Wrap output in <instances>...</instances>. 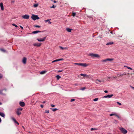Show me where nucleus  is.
<instances>
[{
    "instance_id": "nucleus-1",
    "label": "nucleus",
    "mask_w": 134,
    "mask_h": 134,
    "mask_svg": "<svg viewBox=\"0 0 134 134\" xmlns=\"http://www.w3.org/2000/svg\"><path fill=\"white\" fill-rule=\"evenodd\" d=\"M23 110V108H19L17 109L16 112L17 114L19 116L21 114V111Z\"/></svg>"
},
{
    "instance_id": "nucleus-2",
    "label": "nucleus",
    "mask_w": 134,
    "mask_h": 134,
    "mask_svg": "<svg viewBox=\"0 0 134 134\" xmlns=\"http://www.w3.org/2000/svg\"><path fill=\"white\" fill-rule=\"evenodd\" d=\"M31 18L34 20H35L36 19H38L40 18L37 15L33 14L31 17Z\"/></svg>"
},
{
    "instance_id": "nucleus-3",
    "label": "nucleus",
    "mask_w": 134,
    "mask_h": 134,
    "mask_svg": "<svg viewBox=\"0 0 134 134\" xmlns=\"http://www.w3.org/2000/svg\"><path fill=\"white\" fill-rule=\"evenodd\" d=\"M120 130L121 132L123 134H126L127 132V131L126 129L123 127L120 128Z\"/></svg>"
},
{
    "instance_id": "nucleus-4",
    "label": "nucleus",
    "mask_w": 134,
    "mask_h": 134,
    "mask_svg": "<svg viewBox=\"0 0 134 134\" xmlns=\"http://www.w3.org/2000/svg\"><path fill=\"white\" fill-rule=\"evenodd\" d=\"M6 90L5 89L1 90H0V94L3 95H5L6 92Z\"/></svg>"
},
{
    "instance_id": "nucleus-5",
    "label": "nucleus",
    "mask_w": 134,
    "mask_h": 134,
    "mask_svg": "<svg viewBox=\"0 0 134 134\" xmlns=\"http://www.w3.org/2000/svg\"><path fill=\"white\" fill-rule=\"evenodd\" d=\"M90 55L93 57H99V56L98 54H94L93 53L91 54Z\"/></svg>"
},
{
    "instance_id": "nucleus-6",
    "label": "nucleus",
    "mask_w": 134,
    "mask_h": 134,
    "mask_svg": "<svg viewBox=\"0 0 134 134\" xmlns=\"http://www.w3.org/2000/svg\"><path fill=\"white\" fill-rule=\"evenodd\" d=\"M23 18L25 19H28L29 18V15H25L22 16Z\"/></svg>"
},
{
    "instance_id": "nucleus-7",
    "label": "nucleus",
    "mask_w": 134,
    "mask_h": 134,
    "mask_svg": "<svg viewBox=\"0 0 134 134\" xmlns=\"http://www.w3.org/2000/svg\"><path fill=\"white\" fill-rule=\"evenodd\" d=\"M113 60V59H112L108 58V59H105L102 60L101 61V62H106L107 61H112Z\"/></svg>"
},
{
    "instance_id": "nucleus-8",
    "label": "nucleus",
    "mask_w": 134,
    "mask_h": 134,
    "mask_svg": "<svg viewBox=\"0 0 134 134\" xmlns=\"http://www.w3.org/2000/svg\"><path fill=\"white\" fill-rule=\"evenodd\" d=\"M46 37H44L43 38H40V39L37 38V40L38 41H44L46 39Z\"/></svg>"
},
{
    "instance_id": "nucleus-9",
    "label": "nucleus",
    "mask_w": 134,
    "mask_h": 134,
    "mask_svg": "<svg viewBox=\"0 0 134 134\" xmlns=\"http://www.w3.org/2000/svg\"><path fill=\"white\" fill-rule=\"evenodd\" d=\"M26 58L25 57H23L22 60V62L24 64H25L26 63Z\"/></svg>"
},
{
    "instance_id": "nucleus-10",
    "label": "nucleus",
    "mask_w": 134,
    "mask_h": 134,
    "mask_svg": "<svg viewBox=\"0 0 134 134\" xmlns=\"http://www.w3.org/2000/svg\"><path fill=\"white\" fill-rule=\"evenodd\" d=\"M41 44V43H35L33 44L34 46L37 47H40Z\"/></svg>"
},
{
    "instance_id": "nucleus-11",
    "label": "nucleus",
    "mask_w": 134,
    "mask_h": 134,
    "mask_svg": "<svg viewBox=\"0 0 134 134\" xmlns=\"http://www.w3.org/2000/svg\"><path fill=\"white\" fill-rule=\"evenodd\" d=\"M80 75L81 76H83L84 77H90V76L89 75H88L86 74H80Z\"/></svg>"
},
{
    "instance_id": "nucleus-12",
    "label": "nucleus",
    "mask_w": 134,
    "mask_h": 134,
    "mask_svg": "<svg viewBox=\"0 0 134 134\" xmlns=\"http://www.w3.org/2000/svg\"><path fill=\"white\" fill-rule=\"evenodd\" d=\"M21 107H24L25 105V103L24 102H20L19 103Z\"/></svg>"
},
{
    "instance_id": "nucleus-13",
    "label": "nucleus",
    "mask_w": 134,
    "mask_h": 134,
    "mask_svg": "<svg viewBox=\"0 0 134 134\" xmlns=\"http://www.w3.org/2000/svg\"><path fill=\"white\" fill-rule=\"evenodd\" d=\"M63 60V59H56V60H54L52 62V63H54L55 62H57L62 60Z\"/></svg>"
},
{
    "instance_id": "nucleus-14",
    "label": "nucleus",
    "mask_w": 134,
    "mask_h": 134,
    "mask_svg": "<svg viewBox=\"0 0 134 134\" xmlns=\"http://www.w3.org/2000/svg\"><path fill=\"white\" fill-rule=\"evenodd\" d=\"M41 32L40 31H33L32 33L33 34H36L38 32Z\"/></svg>"
},
{
    "instance_id": "nucleus-15",
    "label": "nucleus",
    "mask_w": 134,
    "mask_h": 134,
    "mask_svg": "<svg viewBox=\"0 0 134 134\" xmlns=\"http://www.w3.org/2000/svg\"><path fill=\"white\" fill-rule=\"evenodd\" d=\"M88 65V64H86V63H81V66L84 67H86Z\"/></svg>"
},
{
    "instance_id": "nucleus-16",
    "label": "nucleus",
    "mask_w": 134,
    "mask_h": 134,
    "mask_svg": "<svg viewBox=\"0 0 134 134\" xmlns=\"http://www.w3.org/2000/svg\"><path fill=\"white\" fill-rule=\"evenodd\" d=\"M12 119L14 121V122L15 123L17 124L18 125H19V123L17 121H16L15 119V118H12Z\"/></svg>"
},
{
    "instance_id": "nucleus-17",
    "label": "nucleus",
    "mask_w": 134,
    "mask_h": 134,
    "mask_svg": "<svg viewBox=\"0 0 134 134\" xmlns=\"http://www.w3.org/2000/svg\"><path fill=\"white\" fill-rule=\"evenodd\" d=\"M0 6L1 10H4V7L3 4L2 3H0Z\"/></svg>"
},
{
    "instance_id": "nucleus-18",
    "label": "nucleus",
    "mask_w": 134,
    "mask_h": 134,
    "mask_svg": "<svg viewBox=\"0 0 134 134\" xmlns=\"http://www.w3.org/2000/svg\"><path fill=\"white\" fill-rule=\"evenodd\" d=\"M101 81H102L100 80L97 79L96 81V83L98 84L99 82H101Z\"/></svg>"
},
{
    "instance_id": "nucleus-19",
    "label": "nucleus",
    "mask_w": 134,
    "mask_h": 134,
    "mask_svg": "<svg viewBox=\"0 0 134 134\" xmlns=\"http://www.w3.org/2000/svg\"><path fill=\"white\" fill-rule=\"evenodd\" d=\"M0 115L3 117H4L5 116V115L3 113L1 112H0Z\"/></svg>"
},
{
    "instance_id": "nucleus-20",
    "label": "nucleus",
    "mask_w": 134,
    "mask_h": 134,
    "mask_svg": "<svg viewBox=\"0 0 134 134\" xmlns=\"http://www.w3.org/2000/svg\"><path fill=\"white\" fill-rule=\"evenodd\" d=\"M72 30V29H70L69 28H67L66 29V30L69 32H71Z\"/></svg>"
},
{
    "instance_id": "nucleus-21",
    "label": "nucleus",
    "mask_w": 134,
    "mask_h": 134,
    "mask_svg": "<svg viewBox=\"0 0 134 134\" xmlns=\"http://www.w3.org/2000/svg\"><path fill=\"white\" fill-rule=\"evenodd\" d=\"M46 72V71H41L40 72V74H45Z\"/></svg>"
},
{
    "instance_id": "nucleus-22",
    "label": "nucleus",
    "mask_w": 134,
    "mask_h": 134,
    "mask_svg": "<svg viewBox=\"0 0 134 134\" xmlns=\"http://www.w3.org/2000/svg\"><path fill=\"white\" fill-rule=\"evenodd\" d=\"M108 79H107V80H109V79H110L111 80H114L113 77H108Z\"/></svg>"
},
{
    "instance_id": "nucleus-23",
    "label": "nucleus",
    "mask_w": 134,
    "mask_h": 134,
    "mask_svg": "<svg viewBox=\"0 0 134 134\" xmlns=\"http://www.w3.org/2000/svg\"><path fill=\"white\" fill-rule=\"evenodd\" d=\"M56 77L57 80H59L60 78H61V77L59 75H58L56 76Z\"/></svg>"
},
{
    "instance_id": "nucleus-24",
    "label": "nucleus",
    "mask_w": 134,
    "mask_h": 134,
    "mask_svg": "<svg viewBox=\"0 0 134 134\" xmlns=\"http://www.w3.org/2000/svg\"><path fill=\"white\" fill-rule=\"evenodd\" d=\"M38 5V4L37 3L35 4H34L33 6L34 7L36 8L37 7Z\"/></svg>"
},
{
    "instance_id": "nucleus-25",
    "label": "nucleus",
    "mask_w": 134,
    "mask_h": 134,
    "mask_svg": "<svg viewBox=\"0 0 134 134\" xmlns=\"http://www.w3.org/2000/svg\"><path fill=\"white\" fill-rule=\"evenodd\" d=\"M113 94H111L110 95H108L107 96V98H110L112 96H113Z\"/></svg>"
},
{
    "instance_id": "nucleus-26",
    "label": "nucleus",
    "mask_w": 134,
    "mask_h": 134,
    "mask_svg": "<svg viewBox=\"0 0 134 134\" xmlns=\"http://www.w3.org/2000/svg\"><path fill=\"white\" fill-rule=\"evenodd\" d=\"M113 44V42H109L107 43L106 45H111Z\"/></svg>"
},
{
    "instance_id": "nucleus-27",
    "label": "nucleus",
    "mask_w": 134,
    "mask_h": 134,
    "mask_svg": "<svg viewBox=\"0 0 134 134\" xmlns=\"http://www.w3.org/2000/svg\"><path fill=\"white\" fill-rule=\"evenodd\" d=\"M51 109L53 111H55L58 110L57 108H51Z\"/></svg>"
},
{
    "instance_id": "nucleus-28",
    "label": "nucleus",
    "mask_w": 134,
    "mask_h": 134,
    "mask_svg": "<svg viewBox=\"0 0 134 134\" xmlns=\"http://www.w3.org/2000/svg\"><path fill=\"white\" fill-rule=\"evenodd\" d=\"M74 64L76 65H78L81 66V63H75Z\"/></svg>"
},
{
    "instance_id": "nucleus-29",
    "label": "nucleus",
    "mask_w": 134,
    "mask_h": 134,
    "mask_svg": "<svg viewBox=\"0 0 134 134\" xmlns=\"http://www.w3.org/2000/svg\"><path fill=\"white\" fill-rule=\"evenodd\" d=\"M0 50L1 51L3 52H6V51L3 49L1 48V49H0Z\"/></svg>"
},
{
    "instance_id": "nucleus-30",
    "label": "nucleus",
    "mask_w": 134,
    "mask_h": 134,
    "mask_svg": "<svg viewBox=\"0 0 134 134\" xmlns=\"http://www.w3.org/2000/svg\"><path fill=\"white\" fill-rule=\"evenodd\" d=\"M34 26V27H38V28L40 27H41V26H40L36 25H35Z\"/></svg>"
},
{
    "instance_id": "nucleus-31",
    "label": "nucleus",
    "mask_w": 134,
    "mask_h": 134,
    "mask_svg": "<svg viewBox=\"0 0 134 134\" xmlns=\"http://www.w3.org/2000/svg\"><path fill=\"white\" fill-rule=\"evenodd\" d=\"M59 47L61 49H62V50H63V49H66V48H63V47H61V46H60Z\"/></svg>"
},
{
    "instance_id": "nucleus-32",
    "label": "nucleus",
    "mask_w": 134,
    "mask_h": 134,
    "mask_svg": "<svg viewBox=\"0 0 134 134\" xmlns=\"http://www.w3.org/2000/svg\"><path fill=\"white\" fill-rule=\"evenodd\" d=\"M125 67H127L128 69H130L131 70H132V69L130 67L127 66H125Z\"/></svg>"
},
{
    "instance_id": "nucleus-33",
    "label": "nucleus",
    "mask_w": 134,
    "mask_h": 134,
    "mask_svg": "<svg viewBox=\"0 0 134 134\" xmlns=\"http://www.w3.org/2000/svg\"><path fill=\"white\" fill-rule=\"evenodd\" d=\"M116 114L115 113H113V114H111L110 115L111 116H112L113 115H115H115Z\"/></svg>"
},
{
    "instance_id": "nucleus-34",
    "label": "nucleus",
    "mask_w": 134,
    "mask_h": 134,
    "mask_svg": "<svg viewBox=\"0 0 134 134\" xmlns=\"http://www.w3.org/2000/svg\"><path fill=\"white\" fill-rule=\"evenodd\" d=\"M76 15V13H75L73 12L72 13V15L73 16H75Z\"/></svg>"
},
{
    "instance_id": "nucleus-35",
    "label": "nucleus",
    "mask_w": 134,
    "mask_h": 134,
    "mask_svg": "<svg viewBox=\"0 0 134 134\" xmlns=\"http://www.w3.org/2000/svg\"><path fill=\"white\" fill-rule=\"evenodd\" d=\"M86 89V87H81V88L80 90H85Z\"/></svg>"
},
{
    "instance_id": "nucleus-36",
    "label": "nucleus",
    "mask_w": 134,
    "mask_h": 134,
    "mask_svg": "<svg viewBox=\"0 0 134 134\" xmlns=\"http://www.w3.org/2000/svg\"><path fill=\"white\" fill-rule=\"evenodd\" d=\"M51 20V19H47V20H44V21L46 22V23H47L48 22H49V21H50V20Z\"/></svg>"
},
{
    "instance_id": "nucleus-37",
    "label": "nucleus",
    "mask_w": 134,
    "mask_h": 134,
    "mask_svg": "<svg viewBox=\"0 0 134 134\" xmlns=\"http://www.w3.org/2000/svg\"><path fill=\"white\" fill-rule=\"evenodd\" d=\"M97 130V129L93 128H91V131H92L93 130Z\"/></svg>"
},
{
    "instance_id": "nucleus-38",
    "label": "nucleus",
    "mask_w": 134,
    "mask_h": 134,
    "mask_svg": "<svg viewBox=\"0 0 134 134\" xmlns=\"http://www.w3.org/2000/svg\"><path fill=\"white\" fill-rule=\"evenodd\" d=\"M56 6H54V5H53L52 7H51V8H55Z\"/></svg>"
},
{
    "instance_id": "nucleus-39",
    "label": "nucleus",
    "mask_w": 134,
    "mask_h": 134,
    "mask_svg": "<svg viewBox=\"0 0 134 134\" xmlns=\"http://www.w3.org/2000/svg\"><path fill=\"white\" fill-rule=\"evenodd\" d=\"M12 25L14 26H15V27H18V26L16 25H15V24H12Z\"/></svg>"
},
{
    "instance_id": "nucleus-40",
    "label": "nucleus",
    "mask_w": 134,
    "mask_h": 134,
    "mask_svg": "<svg viewBox=\"0 0 134 134\" xmlns=\"http://www.w3.org/2000/svg\"><path fill=\"white\" fill-rule=\"evenodd\" d=\"M98 100V98H95L94 99H93V100L94 101H97Z\"/></svg>"
},
{
    "instance_id": "nucleus-41",
    "label": "nucleus",
    "mask_w": 134,
    "mask_h": 134,
    "mask_svg": "<svg viewBox=\"0 0 134 134\" xmlns=\"http://www.w3.org/2000/svg\"><path fill=\"white\" fill-rule=\"evenodd\" d=\"M115 116H116L118 118H119V119L120 118V117L118 115H117L116 114L115 115Z\"/></svg>"
},
{
    "instance_id": "nucleus-42",
    "label": "nucleus",
    "mask_w": 134,
    "mask_h": 134,
    "mask_svg": "<svg viewBox=\"0 0 134 134\" xmlns=\"http://www.w3.org/2000/svg\"><path fill=\"white\" fill-rule=\"evenodd\" d=\"M75 99H71L70 101L71 102H72L73 101H75Z\"/></svg>"
},
{
    "instance_id": "nucleus-43",
    "label": "nucleus",
    "mask_w": 134,
    "mask_h": 134,
    "mask_svg": "<svg viewBox=\"0 0 134 134\" xmlns=\"http://www.w3.org/2000/svg\"><path fill=\"white\" fill-rule=\"evenodd\" d=\"M116 103L120 105H121V104L120 103L118 102H117Z\"/></svg>"
},
{
    "instance_id": "nucleus-44",
    "label": "nucleus",
    "mask_w": 134,
    "mask_h": 134,
    "mask_svg": "<svg viewBox=\"0 0 134 134\" xmlns=\"http://www.w3.org/2000/svg\"><path fill=\"white\" fill-rule=\"evenodd\" d=\"M63 71V70H58L57 71V72H62Z\"/></svg>"
},
{
    "instance_id": "nucleus-45",
    "label": "nucleus",
    "mask_w": 134,
    "mask_h": 134,
    "mask_svg": "<svg viewBox=\"0 0 134 134\" xmlns=\"http://www.w3.org/2000/svg\"><path fill=\"white\" fill-rule=\"evenodd\" d=\"M2 74H0V79L2 78Z\"/></svg>"
},
{
    "instance_id": "nucleus-46",
    "label": "nucleus",
    "mask_w": 134,
    "mask_h": 134,
    "mask_svg": "<svg viewBox=\"0 0 134 134\" xmlns=\"http://www.w3.org/2000/svg\"><path fill=\"white\" fill-rule=\"evenodd\" d=\"M45 113H49V110H47L46 111H45Z\"/></svg>"
},
{
    "instance_id": "nucleus-47",
    "label": "nucleus",
    "mask_w": 134,
    "mask_h": 134,
    "mask_svg": "<svg viewBox=\"0 0 134 134\" xmlns=\"http://www.w3.org/2000/svg\"><path fill=\"white\" fill-rule=\"evenodd\" d=\"M51 106H52V107H55V105H53V104H51Z\"/></svg>"
},
{
    "instance_id": "nucleus-48",
    "label": "nucleus",
    "mask_w": 134,
    "mask_h": 134,
    "mask_svg": "<svg viewBox=\"0 0 134 134\" xmlns=\"http://www.w3.org/2000/svg\"><path fill=\"white\" fill-rule=\"evenodd\" d=\"M130 87L132 88V89L134 90V87H133L131 86H130Z\"/></svg>"
},
{
    "instance_id": "nucleus-49",
    "label": "nucleus",
    "mask_w": 134,
    "mask_h": 134,
    "mask_svg": "<svg viewBox=\"0 0 134 134\" xmlns=\"http://www.w3.org/2000/svg\"><path fill=\"white\" fill-rule=\"evenodd\" d=\"M40 106L42 108H43V105L42 104L41 105H40Z\"/></svg>"
},
{
    "instance_id": "nucleus-50",
    "label": "nucleus",
    "mask_w": 134,
    "mask_h": 134,
    "mask_svg": "<svg viewBox=\"0 0 134 134\" xmlns=\"http://www.w3.org/2000/svg\"><path fill=\"white\" fill-rule=\"evenodd\" d=\"M113 77V79H116L117 78V76H114Z\"/></svg>"
},
{
    "instance_id": "nucleus-51",
    "label": "nucleus",
    "mask_w": 134,
    "mask_h": 134,
    "mask_svg": "<svg viewBox=\"0 0 134 134\" xmlns=\"http://www.w3.org/2000/svg\"><path fill=\"white\" fill-rule=\"evenodd\" d=\"M103 98H107V96H104L103 97Z\"/></svg>"
},
{
    "instance_id": "nucleus-52",
    "label": "nucleus",
    "mask_w": 134,
    "mask_h": 134,
    "mask_svg": "<svg viewBox=\"0 0 134 134\" xmlns=\"http://www.w3.org/2000/svg\"><path fill=\"white\" fill-rule=\"evenodd\" d=\"M104 92L105 93H107L108 92V91H107V90H105L104 91Z\"/></svg>"
},
{
    "instance_id": "nucleus-53",
    "label": "nucleus",
    "mask_w": 134,
    "mask_h": 134,
    "mask_svg": "<svg viewBox=\"0 0 134 134\" xmlns=\"http://www.w3.org/2000/svg\"><path fill=\"white\" fill-rule=\"evenodd\" d=\"M52 23L50 21H49V22H48V24H51Z\"/></svg>"
},
{
    "instance_id": "nucleus-54",
    "label": "nucleus",
    "mask_w": 134,
    "mask_h": 134,
    "mask_svg": "<svg viewBox=\"0 0 134 134\" xmlns=\"http://www.w3.org/2000/svg\"><path fill=\"white\" fill-rule=\"evenodd\" d=\"M14 1H11L12 3H14Z\"/></svg>"
},
{
    "instance_id": "nucleus-55",
    "label": "nucleus",
    "mask_w": 134,
    "mask_h": 134,
    "mask_svg": "<svg viewBox=\"0 0 134 134\" xmlns=\"http://www.w3.org/2000/svg\"><path fill=\"white\" fill-rule=\"evenodd\" d=\"M124 75V74H120L119 75L120 76H122Z\"/></svg>"
},
{
    "instance_id": "nucleus-56",
    "label": "nucleus",
    "mask_w": 134,
    "mask_h": 134,
    "mask_svg": "<svg viewBox=\"0 0 134 134\" xmlns=\"http://www.w3.org/2000/svg\"><path fill=\"white\" fill-rule=\"evenodd\" d=\"M20 27L21 28V29H23V27H22V26H20Z\"/></svg>"
},
{
    "instance_id": "nucleus-57",
    "label": "nucleus",
    "mask_w": 134,
    "mask_h": 134,
    "mask_svg": "<svg viewBox=\"0 0 134 134\" xmlns=\"http://www.w3.org/2000/svg\"><path fill=\"white\" fill-rule=\"evenodd\" d=\"M46 101H43L42 102V103H46Z\"/></svg>"
},
{
    "instance_id": "nucleus-58",
    "label": "nucleus",
    "mask_w": 134,
    "mask_h": 134,
    "mask_svg": "<svg viewBox=\"0 0 134 134\" xmlns=\"http://www.w3.org/2000/svg\"><path fill=\"white\" fill-rule=\"evenodd\" d=\"M123 74H124V75H126V73L124 72Z\"/></svg>"
},
{
    "instance_id": "nucleus-59",
    "label": "nucleus",
    "mask_w": 134,
    "mask_h": 134,
    "mask_svg": "<svg viewBox=\"0 0 134 134\" xmlns=\"http://www.w3.org/2000/svg\"><path fill=\"white\" fill-rule=\"evenodd\" d=\"M1 121H2L1 119V118H0V122H1Z\"/></svg>"
},
{
    "instance_id": "nucleus-60",
    "label": "nucleus",
    "mask_w": 134,
    "mask_h": 134,
    "mask_svg": "<svg viewBox=\"0 0 134 134\" xmlns=\"http://www.w3.org/2000/svg\"><path fill=\"white\" fill-rule=\"evenodd\" d=\"M53 1L54 3H56V1L55 0L54 1Z\"/></svg>"
},
{
    "instance_id": "nucleus-61",
    "label": "nucleus",
    "mask_w": 134,
    "mask_h": 134,
    "mask_svg": "<svg viewBox=\"0 0 134 134\" xmlns=\"http://www.w3.org/2000/svg\"><path fill=\"white\" fill-rule=\"evenodd\" d=\"M2 104V103L1 102H0V105H1Z\"/></svg>"
},
{
    "instance_id": "nucleus-62",
    "label": "nucleus",
    "mask_w": 134,
    "mask_h": 134,
    "mask_svg": "<svg viewBox=\"0 0 134 134\" xmlns=\"http://www.w3.org/2000/svg\"><path fill=\"white\" fill-rule=\"evenodd\" d=\"M115 122L117 121L116 120H115Z\"/></svg>"
},
{
    "instance_id": "nucleus-63",
    "label": "nucleus",
    "mask_w": 134,
    "mask_h": 134,
    "mask_svg": "<svg viewBox=\"0 0 134 134\" xmlns=\"http://www.w3.org/2000/svg\"><path fill=\"white\" fill-rule=\"evenodd\" d=\"M115 122L117 121L116 120H115Z\"/></svg>"
},
{
    "instance_id": "nucleus-64",
    "label": "nucleus",
    "mask_w": 134,
    "mask_h": 134,
    "mask_svg": "<svg viewBox=\"0 0 134 134\" xmlns=\"http://www.w3.org/2000/svg\"><path fill=\"white\" fill-rule=\"evenodd\" d=\"M23 128H24V126H23Z\"/></svg>"
}]
</instances>
